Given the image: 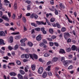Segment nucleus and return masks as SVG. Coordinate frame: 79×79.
Wrapping results in <instances>:
<instances>
[{"instance_id":"f257e3e1","label":"nucleus","mask_w":79,"mask_h":79,"mask_svg":"<svg viewBox=\"0 0 79 79\" xmlns=\"http://www.w3.org/2000/svg\"><path fill=\"white\" fill-rule=\"evenodd\" d=\"M29 55L31 59H32L33 60H34V58L35 59V60H37L38 58V57L37 56V55L36 54H29Z\"/></svg>"},{"instance_id":"f03ea898","label":"nucleus","mask_w":79,"mask_h":79,"mask_svg":"<svg viewBox=\"0 0 79 79\" xmlns=\"http://www.w3.org/2000/svg\"><path fill=\"white\" fill-rule=\"evenodd\" d=\"M44 71V69L42 67H40L39 68L38 70V73L39 74H42Z\"/></svg>"},{"instance_id":"7ed1b4c3","label":"nucleus","mask_w":79,"mask_h":79,"mask_svg":"<svg viewBox=\"0 0 79 79\" xmlns=\"http://www.w3.org/2000/svg\"><path fill=\"white\" fill-rule=\"evenodd\" d=\"M28 69H30V67L29 65H27L24 68V71L25 73L28 72Z\"/></svg>"},{"instance_id":"20e7f679","label":"nucleus","mask_w":79,"mask_h":79,"mask_svg":"<svg viewBox=\"0 0 79 79\" xmlns=\"http://www.w3.org/2000/svg\"><path fill=\"white\" fill-rule=\"evenodd\" d=\"M72 50L74 51V50H76V51H77L78 50V48L76 46H75V45H73L72 47Z\"/></svg>"},{"instance_id":"39448f33","label":"nucleus","mask_w":79,"mask_h":79,"mask_svg":"<svg viewBox=\"0 0 79 79\" xmlns=\"http://www.w3.org/2000/svg\"><path fill=\"white\" fill-rule=\"evenodd\" d=\"M36 24L38 25H40V24H44V25H46V22L45 23L40 21H36Z\"/></svg>"},{"instance_id":"423d86ee","label":"nucleus","mask_w":79,"mask_h":79,"mask_svg":"<svg viewBox=\"0 0 79 79\" xmlns=\"http://www.w3.org/2000/svg\"><path fill=\"white\" fill-rule=\"evenodd\" d=\"M2 19H5V21H7L8 22H9V19H8V17H7L6 16L3 15L2 17Z\"/></svg>"},{"instance_id":"0eeeda50","label":"nucleus","mask_w":79,"mask_h":79,"mask_svg":"<svg viewBox=\"0 0 79 79\" xmlns=\"http://www.w3.org/2000/svg\"><path fill=\"white\" fill-rule=\"evenodd\" d=\"M64 37L65 39H68L69 37V33H66L64 34Z\"/></svg>"},{"instance_id":"6e6552de","label":"nucleus","mask_w":79,"mask_h":79,"mask_svg":"<svg viewBox=\"0 0 79 79\" xmlns=\"http://www.w3.org/2000/svg\"><path fill=\"white\" fill-rule=\"evenodd\" d=\"M36 39V40H38V41H40V40H42L41 35H39L38 36H37Z\"/></svg>"},{"instance_id":"1a4fd4ad","label":"nucleus","mask_w":79,"mask_h":79,"mask_svg":"<svg viewBox=\"0 0 79 79\" xmlns=\"http://www.w3.org/2000/svg\"><path fill=\"white\" fill-rule=\"evenodd\" d=\"M59 53H62V54H65L66 53L64 50L63 49H60L59 50Z\"/></svg>"},{"instance_id":"9d476101","label":"nucleus","mask_w":79,"mask_h":79,"mask_svg":"<svg viewBox=\"0 0 79 79\" xmlns=\"http://www.w3.org/2000/svg\"><path fill=\"white\" fill-rule=\"evenodd\" d=\"M59 5L60 6V10H62L63 9H64L65 8L64 6L62 4H60Z\"/></svg>"},{"instance_id":"9b49d317","label":"nucleus","mask_w":79,"mask_h":79,"mask_svg":"<svg viewBox=\"0 0 79 79\" xmlns=\"http://www.w3.org/2000/svg\"><path fill=\"white\" fill-rule=\"evenodd\" d=\"M41 30L42 32L44 34H47V32L45 31V28L44 27H42L41 29Z\"/></svg>"},{"instance_id":"f8f14e48","label":"nucleus","mask_w":79,"mask_h":79,"mask_svg":"<svg viewBox=\"0 0 79 79\" xmlns=\"http://www.w3.org/2000/svg\"><path fill=\"white\" fill-rule=\"evenodd\" d=\"M64 65L65 66L67 67L68 65H69V64H68V61L66 60L63 63Z\"/></svg>"},{"instance_id":"ddd939ff","label":"nucleus","mask_w":79,"mask_h":79,"mask_svg":"<svg viewBox=\"0 0 79 79\" xmlns=\"http://www.w3.org/2000/svg\"><path fill=\"white\" fill-rule=\"evenodd\" d=\"M47 76V72H44L42 75V77L43 78H45Z\"/></svg>"},{"instance_id":"4468645a","label":"nucleus","mask_w":79,"mask_h":79,"mask_svg":"<svg viewBox=\"0 0 79 79\" xmlns=\"http://www.w3.org/2000/svg\"><path fill=\"white\" fill-rule=\"evenodd\" d=\"M31 69L32 71H34L35 69V65L34 64H33L31 66Z\"/></svg>"},{"instance_id":"2eb2a0df","label":"nucleus","mask_w":79,"mask_h":79,"mask_svg":"<svg viewBox=\"0 0 79 79\" xmlns=\"http://www.w3.org/2000/svg\"><path fill=\"white\" fill-rule=\"evenodd\" d=\"M0 35L1 36H5V33L3 31H0Z\"/></svg>"},{"instance_id":"dca6fc26","label":"nucleus","mask_w":79,"mask_h":79,"mask_svg":"<svg viewBox=\"0 0 79 79\" xmlns=\"http://www.w3.org/2000/svg\"><path fill=\"white\" fill-rule=\"evenodd\" d=\"M16 73H15V72H12L10 73V76H16Z\"/></svg>"},{"instance_id":"f3484780","label":"nucleus","mask_w":79,"mask_h":79,"mask_svg":"<svg viewBox=\"0 0 79 79\" xmlns=\"http://www.w3.org/2000/svg\"><path fill=\"white\" fill-rule=\"evenodd\" d=\"M0 45H5V44L2 39H0Z\"/></svg>"},{"instance_id":"a211bd4d","label":"nucleus","mask_w":79,"mask_h":79,"mask_svg":"<svg viewBox=\"0 0 79 79\" xmlns=\"http://www.w3.org/2000/svg\"><path fill=\"white\" fill-rule=\"evenodd\" d=\"M18 78L19 79H23V76H22L20 74H18Z\"/></svg>"},{"instance_id":"6ab92c4d","label":"nucleus","mask_w":79,"mask_h":79,"mask_svg":"<svg viewBox=\"0 0 79 79\" xmlns=\"http://www.w3.org/2000/svg\"><path fill=\"white\" fill-rule=\"evenodd\" d=\"M44 57H47L48 56H50V54L48 52H46L44 55Z\"/></svg>"},{"instance_id":"aec40b11","label":"nucleus","mask_w":79,"mask_h":79,"mask_svg":"<svg viewBox=\"0 0 79 79\" xmlns=\"http://www.w3.org/2000/svg\"><path fill=\"white\" fill-rule=\"evenodd\" d=\"M19 72L21 74H22V75H24V74H25V72L22 70H20Z\"/></svg>"},{"instance_id":"412c9836","label":"nucleus","mask_w":79,"mask_h":79,"mask_svg":"<svg viewBox=\"0 0 79 79\" xmlns=\"http://www.w3.org/2000/svg\"><path fill=\"white\" fill-rule=\"evenodd\" d=\"M21 38V35H18V36H16L15 37V39L16 40H18V39H19Z\"/></svg>"},{"instance_id":"4be33fe9","label":"nucleus","mask_w":79,"mask_h":79,"mask_svg":"<svg viewBox=\"0 0 79 79\" xmlns=\"http://www.w3.org/2000/svg\"><path fill=\"white\" fill-rule=\"evenodd\" d=\"M57 60H58V58L57 57H54L52 59V61H53L54 62L56 61Z\"/></svg>"},{"instance_id":"5701e85b","label":"nucleus","mask_w":79,"mask_h":79,"mask_svg":"<svg viewBox=\"0 0 79 79\" xmlns=\"http://www.w3.org/2000/svg\"><path fill=\"white\" fill-rule=\"evenodd\" d=\"M27 44L30 47H32V46H33V44L31 42H28Z\"/></svg>"},{"instance_id":"b1692460","label":"nucleus","mask_w":79,"mask_h":79,"mask_svg":"<svg viewBox=\"0 0 79 79\" xmlns=\"http://www.w3.org/2000/svg\"><path fill=\"white\" fill-rule=\"evenodd\" d=\"M16 63L18 65H21V61L19 60H17L16 61Z\"/></svg>"},{"instance_id":"393cba45","label":"nucleus","mask_w":79,"mask_h":79,"mask_svg":"<svg viewBox=\"0 0 79 79\" xmlns=\"http://www.w3.org/2000/svg\"><path fill=\"white\" fill-rule=\"evenodd\" d=\"M26 40H27V39L25 38L24 39H22L20 40V42L21 43H23V42H24Z\"/></svg>"},{"instance_id":"a878e982","label":"nucleus","mask_w":79,"mask_h":79,"mask_svg":"<svg viewBox=\"0 0 79 79\" xmlns=\"http://www.w3.org/2000/svg\"><path fill=\"white\" fill-rule=\"evenodd\" d=\"M10 43H12V42H13V36H10Z\"/></svg>"},{"instance_id":"bb28decb","label":"nucleus","mask_w":79,"mask_h":79,"mask_svg":"<svg viewBox=\"0 0 79 79\" xmlns=\"http://www.w3.org/2000/svg\"><path fill=\"white\" fill-rule=\"evenodd\" d=\"M65 57H62L61 58V61H62V62H64V61H65Z\"/></svg>"},{"instance_id":"cd10ccee","label":"nucleus","mask_w":79,"mask_h":79,"mask_svg":"<svg viewBox=\"0 0 79 79\" xmlns=\"http://www.w3.org/2000/svg\"><path fill=\"white\" fill-rule=\"evenodd\" d=\"M22 19L24 23H26V18H25V17L23 16L22 17Z\"/></svg>"},{"instance_id":"c85d7f7f","label":"nucleus","mask_w":79,"mask_h":79,"mask_svg":"<svg viewBox=\"0 0 79 79\" xmlns=\"http://www.w3.org/2000/svg\"><path fill=\"white\" fill-rule=\"evenodd\" d=\"M19 47V46H18V44H16L14 47L15 49L17 50V49Z\"/></svg>"},{"instance_id":"c756f323","label":"nucleus","mask_w":79,"mask_h":79,"mask_svg":"<svg viewBox=\"0 0 79 79\" xmlns=\"http://www.w3.org/2000/svg\"><path fill=\"white\" fill-rule=\"evenodd\" d=\"M66 31V28L65 27H63L61 28V31L62 32H65Z\"/></svg>"},{"instance_id":"7c9ffc66","label":"nucleus","mask_w":79,"mask_h":79,"mask_svg":"<svg viewBox=\"0 0 79 79\" xmlns=\"http://www.w3.org/2000/svg\"><path fill=\"white\" fill-rule=\"evenodd\" d=\"M56 25L57 26V27L58 28H61V26H60V25L58 23H56Z\"/></svg>"},{"instance_id":"2f4dec72","label":"nucleus","mask_w":79,"mask_h":79,"mask_svg":"<svg viewBox=\"0 0 79 79\" xmlns=\"http://www.w3.org/2000/svg\"><path fill=\"white\" fill-rule=\"evenodd\" d=\"M49 32L51 33V34H52L53 33V30L51 28L49 29Z\"/></svg>"},{"instance_id":"473e14b6","label":"nucleus","mask_w":79,"mask_h":79,"mask_svg":"<svg viewBox=\"0 0 79 79\" xmlns=\"http://www.w3.org/2000/svg\"><path fill=\"white\" fill-rule=\"evenodd\" d=\"M16 5V3H15L14 5V10H16V9H17V5Z\"/></svg>"},{"instance_id":"72a5a7b5","label":"nucleus","mask_w":79,"mask_h":79,"mask_svg":"<svg viewBox=\"0 0 79 79\" xmlns=\"http://www.w3.org/2000/svg\"><path fill=\"white\" fill-rule=\"evenodd\" d=\"M71 48H69L66 49V51L67 52H71Z\"/></svg>"},{"instance_id":"f704fd0d","label":"nucleus","mask_w":79,"mask_h":79,"mask_svg":"<svg viewBox=\"0 0 79 79\" xmlns=\"http://www.w3.org/2000/svg\"><path fill=\"white\" fill-rule=\"evenodd\" d=\"M31 26H34V27H37V24L35 23H31Z\"/></svg>"},{"instance_id":"c9c22d12","label":"nucleus","mask_w":79,"mask_h":79,"mask_svg":"<svg viewBox=\"0 0 79 79\" xmlns=\"http://www.w3.org/2000/svg\"><path fill=\"white\" fill-rule=\"evenodd\" d=\"M44 45H45V44L43 42H42L40 44V47H43Z\"/></svg>"},{"instance_id":"e433bc0d","label":"nucleus","mask_w":79,"mask_h":79,"mask_svg":"<svg viewBox=\"0 0 79 79\" xmlns=\"http://www.w3.org/2000/svg\"><path fill=\"white\" fill-rule=\"evenodd\" d=\"M25 57L27 59L29 58V56L28 54H25Z\"/></svg>"},{"instance_id":"4c0bfd02","label":"nucleus","mask_w":79,"mask_h":79,"mask_svg":"<svg viewBox=\"0 0 79 79\" xmlns=\"http://www.w3.org/2000/svg\"><path fill=\"white\" fill-rule=\"evenodd\" d=\"M48 76H52V72H48Z\"/></svg>"},{"instance_id":"58836bf2","label":"nucleus","mask_w":79,"mask_h":79,"mask_svg":"<svg viewBox=\"0 0 79 79\" xmlns=\"http://www.w3.org/2000/svg\"><path fill=\"white\" fill-rule=\"evenodd\" d=\"M50 21L51 22H52V23L54 22L55 21V18H51L50 19Z\"/></svg>"},{"instance_id":"ea45409f","label":"nucleus","mask_w":79,"mask_h":79,"mask_svg":"<svg viewBox=\"0 0 79 79\" xmlns=\"http://www.w3.org/2000/svg\"><path fill=\"white\" fill-rule=\"evenodd\" d=\"M55 14L56 15H58V10L56 9H55Z\"/></svg>"},{"instance_id":"a19ab883","label":"nucleus","mask_w":79,"mask_h":79,"mask_svg":"<svg viewBox=\"0 0 79 79\" xmlns=\"http://www.w3.org/2000/svg\"><path fill=\"white\" fill-rule=\"evenodd\" d=\"M2 5H3L1 3V0H0V10H2V9L3 8H2Z\"/></svg>"},{"instance_id":"79ce46f5","label":"nucleus","mask_w":79,"mask_h":79,"mask_svg":"<svg viewBox=\"0 0 79 79\" xmlns=\"http://www.w3.org/2000/svg\"><path fill=\"white\" fill-rule=\"evenodd\" d=\"M27 10H31V6L30 5H29L27 6Z\"/></svg>"},{"instance_id":"37998d69","label":"nucleus","mask_w":79,"mask_h":79,"mask_svg":"<svg viewBox=\"0 0 79 79\" xmlns=\"http://www.w3.org/2000/svg\"><path fill=\"white\" fill-rule=\"evenodd\" d=\"M73 68V65H71L68 68V69H71Z\"/></svg>"},{"instance_id":"c03bdc74","label":"nucleus","mask_w":79,"mask_h":79,"mask_svg":"<svg viewBox=\"0 0 79 79\" xmlns=\"http://www.w3.org/2000/svg\"><path fill=\"white\" fill-rule=\"evenodd\" d=\"M8 49H9V50H13V48L11 47L10 46H9L8 47Z\"/></svg>"},{"instance_id":"a18cd8bd","label":"nucleus","mask_w":79,"mask_h":79,"mask_svg":"<svg viewBox=\"0 0 79 79\" xmlns=\"http://www.w3.org/2000/svg\"><path fill=\"white\" fill-rule=\"evenodd\" d=\"M54 45L56 47H58V46H59V44L56 42L54 43Z\"/></svg>"},{"instance_id":"49530a36","label":"nucleus","mask_w":79,"mask_h":79,"mask_svg":"<svg viewBox=\"0 0 79 79\" xmlns=\"http://www.w3.org/2000/svg\"><path fill=\"white\" fill-rule=\"evenodd\" d=\"M3 58L4 59H5V60H8L9 58V57H8V56H6L5 57H4Z\"/></svg>"},{"instance_id":"de8ad7c7","label":"nucleus","mask_w":79,"mask_h":79,"mask_svg":"<svg viewBox=\"0 0 79 79\" xmlns=\"http://www.w3.org/2000/svg\"><path fill=\"white\" fill-rule=\"evenodd\" d=\"M35 29L37 31H40V28H36Z\"/></svg>"},{"instance_id":"09e8293b","label":"nucleus","mask_w":79,"mask_h":79,"mask_svg":"<svg viewBox=\"0 0 79 79\" xmlns=\"http://www.w3.org/2000/svg\"><path fill=\"white\" fill-rule=\"evenodd\" d=\"M34 13L32 14L30 16V18H31L32 19L34 18Z\"/></svg>"},{"instance_id":"8fccbe9b","label":"nucleus","mask_w":79,"mask_h":79,"mask_svg":"<svg viewBox=\"0 0 79 79\" xmlns=\"http://www.w3.org/2000/svg\"><path fill=\"white\" fill-rule=\"evenodd\" d=\"M15 18H16V15L15 14H13L12 16V18L13 19H15Z\"/></svg>"},{"instance_id":"3c124183","label":"nucleus","mask_w":79,"mask_h":79,"mask_svg":"<svg viewBox=\"0 0 79 79\" xmlns=\"http://www.w3.org/2000/svg\"><path fill=\"white\" fill-rule=\"evenodd\" d=\"M25 3H27L28 4H30L31 3V1L29 0L26 1Z\"/></svg>"},{"instance_id":"603ef678","label":"nucleus","mask_w":79,"mask_h":79,"mask_svg":"<svg viewBox=\"0 0 79 79\" xmlns=\"http://www.w3.org/2000/svg\"><path fill=\"white\" fill-rule=\"evenodd\" d=\"M34 17L35 19H37V18H38V15H34Z\"/></svg>"},{"instance_id":"864d4df0","label":"nucleus","mask_w":79,"mask_h":79,"mask_svg":"<svg viewBox=\"0 0 79 79\" xmlns=\"http://www.w3.org/2000/svg\"><path fill=\"white\" fill-rule=\"evenodd\" d=\"M69 59H71L73 58V55L71 54L69 55Z\"/></svg>"},{"instance_id":"5fc2aeb1","label":"nucleus","mask_w":79,"mask_h":79,"mask_svg":"<svg viewBox=\"0 0 79 79\" xmlns=\"http://www.w3.org/2000/svg\"><path fill=\"white\" fill-rule=\"evenodd\" d=\"M4 2L5 3H9L10 2L8 1V0H4Z\"/></svg>"},{"instance_id":"6e6d98bb","label":"nucleus","mask_w":79,"mask_h":79,"mask_svg":"<svg viewBox=\"0 0 79 79\" xmlns=\"http://www.w3.org/2000/svg\"><path fill=\"white\" fill-rule=\"evenodd\" d=\"M50 68H51V66H49L48 67V71H50Z\"/></svg>"},{"instance_id":"4d7b16f0","label":"nucleus","mask_w":79,"mask_h":79,"mask_svg":"<svg viewBox=\"0 0 79 79\" xmlns=\"http://www.w3.org/2000/svg\"><path fill=\"white\" fill-rule=\"evenodd\" d=\"M9 65H11V64H12V65H14H14H15V63L14 62L9 63Z\"/></svg>"},{"instance_id":"13d9d810","label":"nucleus","mask_w":79,"mask_h":79,"mask_svg":"<svg viewBox=\"0 0 79 79\" xmlns=\"http://www.w3.org/2000/svg\"><path fill=\"white\" fill-rule=\"evenodd\" d=\"M24 79H28V77H27V76L25 75L24 76Z\"/></svg>"},{"instance_id":"bf43d9fd","label":"nucleus","mask_w":79,"mask_h":79,"mask_svg":"<svg viewBox=\"0 0 79 79\" xmlns=\"http://www.w3.org/2000/svg\"><path fill=\"white\" fill-rule=\"evenodd\" d=\"M25 57V54H23L22 55H21V58H24Z\"/></svg>"},{"instance_id":"052dcab7","label":"nucleus","mask_w":79,"mask_h":79,"mask_svg":"<svg viewBox=\"0 0 79 79\" xmlns=\"http://www.w3.org/2000/svg\"><path fill=\"white\" fill-rule=\"evenodd\" d=\"M43 41L44 43L45 44H47V41L46 40L44 39L43 40Z\"/></svg>"},{"instance_id":"680f3d73","label":"nucleus","mask_w":79,"mask_h":79,"mask_svg":"<svg viewBox=\"0 0 79 79\" xmlns=\"http://www.w3.org/2000/svg\"><path fill=\"white\" fill-rule=\"evenodd\" d=\"M21 46H26V44L24 43H21Z\"/></svg>"},{"instance_id":"e2e57ef3","label":"nucleus","mask_w":79,"mask_h":79,"mask_svg":"<svg viewBox=\"0 0 79 79\" xmlns=\"http://www.w3.org/2000/svg\"><path fill=\"white\" fill-rule=\"evenodd\" d=\"M18 19H21L22 18V14H21L20 16H18Z\"/></svg>"},{"instance_id":"0e129e2a","label":"nucleus","mask_w":79,"mask_h":79,"mask_svg":"<svg viewBox=\"0 0 79 79\" xmlns=\"http://www.w3.org/2000/svg\"><path fill=\"white\" fill-rule=\"evenodd\" d=\"M52 39H56V36L55 35H52Z\"/></svg>"},{"instance_id":"69168bd1","label":"nucleus","mask_w":79,"mask_h":79,"mask_svg":"<svg viewBox=\"0 0 79 79\" xmlns=\"http://www.w3.org/2000/svg\"><path fill=\"white\" fill-rule=\"evenodd\" d=\"M10 30H11V31H15V29L13 28V27H10Z\"/></svg>"},{"instance_id":"338daca9","label":"nucleus","mask_w":79,"mask_h":79,"mask_svg":"<svg viewBox=\"0 0 79 79\" xmlns=\"http://www.w3.org/2000/svg\"><path fill=\"white\" fill-rule=\"evenodd\" d=\"M39 60L40 61H41V62H42L43 63H44V60H43L42 59V58H40L39 59Z\"/></svg>"},{"instance_id":"774afa93","label":"nucleus","mask_w":79,"mask_h":79,"mask_svg":"<svg viewBox=\"0 0 79 79\" xmlns=\"http://www.w3.org/2000/svg\"><path fill=\"white\" fill-rule=\"evenodd\" d=\"M53 42H50V45L51 46V47H52L53 45Z\"/></svg>"}]
</instances>
